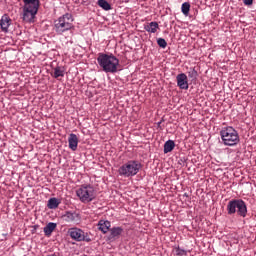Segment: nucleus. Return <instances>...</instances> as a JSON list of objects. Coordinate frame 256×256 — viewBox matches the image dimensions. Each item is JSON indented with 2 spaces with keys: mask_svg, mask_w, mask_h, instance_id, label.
Masks as SVG:
<instances>
[{
  "mask_svg": "<svg viewBox=\"0 0 256 256\" xmlns=\"http://www.w3.org/2000/svg\"><path fill=\"white\" fill-rule=\"evenodd\" d=\"M97 61L104 73H117L119 71V58L113 54L100 53Z\"/></svg>",
  "mask_w": 256,
  "mask_h": 256,
  "instance_id": "f257e3e1",
  "label": "nucleus"
},
{
  "mask_svg": "<svg viewBox=\"0 0 256 256\" xmlns=\"http://www.w3.org/2000/svg\"><path fill=\"white\" fill-rule=\"evenodd\" d=\"M73 14L65 13L60 16L58 19L54 20V31L57 35H63V33H67V31H71L75 29V25H73Z\"/></svg>",
  "mask_w": 256,
  "mask_h": 256,
  "instance_id": "f03ea898",
  "label": "nucleus"
},
{
  "mask_svg": "<svg viewBox=\"0 0 256 256\" xmlns=\"http://www.w3.org/2000/svg\"><path fill=\"white\" fill-rule=\"evenodd\" d=\"M24 3L23 7V21L26 23H32L39 11V0H22Z\"/></svg>",
  "mask_w": 256,
  "mask_h": 256,
  "instance_id": "7ed1b4c3",
  "label": "nucleus"
},
{
  "mask_svg": "<svg viewBox=\"0 0 256 256\" xmlns=\"http://www.w3.org/2000/svg\"><path fill=\"white\" fill-rule=\"evenodd\" d=\"M220 136L223 144L228 147H233L239 143V133L231 126L222 128Z\"/></svg>",
  "mask_w": 256,
  "mask_h": 256,
  "instance_id": "20e7f679",
  "label": "nucleus"
},
{
  "mask_svg": "<svg viewBox=\"0 0 256 256\" xmlns=\"http://www.w3.org/2000/svg\"><path fill=\"white\" fill-rule=\"evenodd\" d=\"M139 171H141V164L135 160L128 161L118 169L120 177H135Z\"/></svg>",
  "mask_w": 256,
  "mask_h": 256,
  "instance_id": "39448f33",
  "label": "nucleus"
},
{
  "mask_svg": "<svg viewBox=\"0 0 256 256\" xmlns=\"http://www.w3.org/2000/svg\"><path fill=\"white\" fill-rule=\"evenodd\" d=\"M227 211L228 215H235L237 211L240 217H247V204L242 199H233L228 202Z\"/></svg>",
  "mask_w": 256,
  "mask_h": 256,
  "instance_id": "423d86ee",
  "label": "nucleus"
},
{
  "mask_svg": "<svg viewBox=\"0 0 256 256\" xmlns=\"http://www.w3.org/2000/svg\"><path fill=\"white\" fill-rule=\"evenodd\" d=\"M81 203H91L95 199V188L91 184H83L76 190Z\"/></svg>",
  "mask_w": 256,
  "mask_h": 256,
  "instance_id": "0eeeda50",
  "label": "nucleus"
},
{
  "mask_svg": "<svg viewBox=\"0 0 256 256\" xmlns=\"http://www.w3.org/2000/svg\"><path fill=\"white\" fill-rule=\"evenodd\" d=\"M68 235L74 241H85L86 243H91V237H89V233L83 231L81 228L73 227L68 230Z\"/></svg>",
  "mask_w": 256,
  "mask_h": 256,
  "instance_id": "6e6552de",
  "label": "nucleus"
},
{
  "mask_svg": "<svg viewBox=\"0 0 256 256\" xmlns=\"http://www.w3.org/2000/svg\"><path fill=\"white\" fill-rule=\"evenodd\" d=\"M177 86L180 89H189V82L187 81V74L181 73L176 76Z\"/></svg>",
  "mask_w": 256,
  "mask_h": 256,
  "instance_id": "1a4fd4ad",
  "label": "nucleus"
},
{
  "mask_svg": "<svg viewBox=\"0 0 256 256\" xmlns=\"http://www.w3.org/2000/svg\"><path fill=\"white\" fill-rule=\"evenodd\" d=\"M0 27L3 33H9V27H11V18L7 14H4L0 20Z\"/></svg>",
  "mask_w": 256,
  "mask_h": 256,
  "instance_id": "9d476101",
  "label": "nucleus"
},
{
  "mask_svg": "<svg viewBox=\"0 0 256 256\" xmlns=\"http://www.w3.org/2000/svg\"><path fill=\"white\" fill-rule=\"evenodd\" d=\"M68 145L69 149L72 151H77V147L79 145V138L77 137L76 134L71 133L68 137Z\"/></svg>",
  "mask_w": 256,
  "mask_h": 256,
  "instance_id": "9b49d317",
  "label": "nucleus"
},
{
  "mask_svg": "<svg viewBox=\"0 0 256 256\" xmlns=\"http://www.w3.org/2000/svg\"><path fill=\"white\" fill-rule=\"evenodd\" d=\"M63 219L66 223H77L79 221V214L68 211L63 215Z\"/></svg>",
  "mask_w": 256,
  "mask_h": 256,
  "instance_id": "f8f14e48",
  "label": "nucleus"
},
{
  "mask_svg": "<svg viewBox=\"0 0 256 256\" xmlns=\"http://www.w3.org/2000/svg\"><path fill=\"white\" fill-rule=\"evenodd\" d=\"M98 229L104 235L109 233V231L111 230V222L109 220H99L98 221Z\"/></svg>",
  "mask_w": 256,
  "mask_h": 256,
  "instance_id": "ddd939ff",
  "label": "nucleus"
},
{
  "mask_svg": "<svg viewBox=\"0 0 256 256\" xmlns=\"http://www.w3.org/2000/svg\"><path fill=\"white\" fill-rule=\"evenodd\" d=\"M57 229V223L54 222H49L45 227H44V234L46 237H51L53 232Z\"/></svg>",
  "mask_w": 256,
  "mask_h": 256,
  "instance_id": "4468645a",
  "label": "nucleus"
},
{
  "mask_svg": "<svg viewBox=\"0 0 256 256\" xmlns=\"http://www.w3.org/2000/svg\"><path fill=\"white\" fill-rule=\"evenodd\" d=\"M145 31L148 33H157V30L159 29V23L157 22H150L146 26H144Z\"/></svg>",
  "mask_w": 256,
  "mask_h": 256,
  "instance_id": "2eb2a0df",
  "label": "nucleus"
},
{
  "mask_svg": "<svg viewBox=\"0 0 256 256\" xmlns=\"http://www.w3.org/2000/svg\"><path fill=\"white\" fill-rule=\"evenodd\" d=\"M123 233V228L121 227H113L110 229V237L112 239H117L119 236H121Z\"/></svg>",
  "mask_w": 256,
  "mask_h": 256,
  "instance_id": "dca6fc26",
  "label": "nucleus"
},
{
  "mask_svg": "<svg viewBox=\"0 0 256 256\" xmlns=\"http://www.w3.org/2000/svg\"><path fill=\"white\" fill-rule=\"evenodd\" d=\"M54 79H59V77H65V68L57 66L54 68Z\"/></svg>",
  "mask_w": 256,
  "mask_h": 256,
  "instance_id": "f3484780",
  "label": "nucleus"
},
{
  "mask_svg": "<svg viewBox=\"0 0 256 256\" xmlns=\"http://www.w3.org/2000/svg\"><path fill=\"white\" fill-rule=\"evenodd\" d=\"M59 205H61V201H59V199L50 198L48 200L47 207H48V209H57V207H59Z\"/></svg>",
  "mask_w": 256,
  "mask_h": 256,
  "instance_id": "a211bd4d",
  "label": "nucleus"
},
{
  "mask_svg": "<svg viewBox=\"0 0 256 256\" xmlns=\"http://www.w3.org/2000/svg\"><path fill=\"white\" fill-rule=\"evenodd\" d=\"M175 149V141L168 140L164 144V153H171Z\"/></svg>",
  "mask_w": 256,
  "mask_h": 256,
  "instance_id": "6ab92c4d",
  "label": "nucleus"
},
{
  "mask_svg": "<svg viewBox=\"0 0 256 256\" xmlns=\"http://www.w3.org/2000/svg\"><path fill=\"white\" fill-rule=\"evenodd\" d=\"M98 6L104 11H111V4L107 0H98Z\"/></svg>",
  "mask_w": 256,
  "mask_h": 256,
  "instance_id": "aec40b11",
  "label": "nucleus"
},
{
  "mask_svg": "<svg viewBox=\"0 0 256 256\" xmlns=\"http://www.w3.org/2000/svg\"><path fill=\"white\" fill-rule=\"evenodd\" d=\"M181 11L185 17L189 15V11H191V4L189 2H184L181 6Z\"/></svg>",
  "mask_w": 256,
  "mask_h": 256,
  "instance_id": "412c9836",
  "label": "nucleus"
},
{
  "mask_svg": "<svg viewBox=\"0 0 256 256\" xmlns=\"http://www.w3.org/2000/svg\"><path fill=\"white\" fill-rule=\"evenodd\" d=\"M198 73L197 70H195V68H190V71H188V77L190 79H196L198 77Z\"/></svg>",
  "mask_w": 256,
  "mask_h": 256,
  "instance_id": "4be33fe9",
  "label": "nucleus"
},
{
  "mask_svg": "<svg viewBox=\"0 0 256 256\" xmlns=\"http://www.w3.org/2000/svg\"><path fill=\"white\" fill-rule=\"evenodd\" d=\"M157 44L159 45V47H161V49H165L167 47V41H165V39L163 38H158Z\"/></svg>",
  "mask_w": 256,
  "mask_h": 256,
  "instance_id": "5701e85b",
  "label": "nucleus"
},
{
  "mask_svg": "<svg viewBox=\"0 0 256 256\" xmlns=\"http://www.w3.org/2000/svg\"><path fill=\"white\" fill-rule=\"evenodd\" d=\"M176 255H178V256H187V251H185L184 249H181V248H177L176 249Z\"/></svg>",
  "mask_w": 256,
  "mask_h": 256,
  "instance_id": "b1692460",
  "label": "nucleus"
},
{
  "mask_svg": "<svg viewBox=\"0 0 256 256\" xmlns=\"http://www.w3.org/2000/svg\"><path fill=\"white\" fill-rule=\"evenodd\" d=\"M244 5H253V0H243Z\"/></svg>",
  "mask_w": 256,
  "mask_h": 256,
  "instance_id": "393cba45",
  "label": "nucleus"
}]
</instances>
